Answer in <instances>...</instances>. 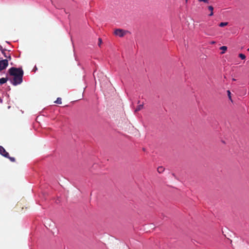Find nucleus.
I'll list each match as a JSON object with an SVG mask.
<instances>
[{
    "mask_svg": "<svg viewBox=\"0 0 249 249\" xmlns=\"http://www.w3.org/2000/svg\"><path fill=\"white\" fill-rule=\"evenodd\" d=\"M8 65V59H3L0 61V71L5 70Z\"/></svg>",
    "mask_w": 249,
    "mask_h": 249,
    "instance_id": "obj_3",
    "label": "nucleus"
},
{
    "mask_svg": "<svg viewBox=\"0 0 249 249\" xmlns=\"http://www.w3.org/2000/svg\"><path fill=\"white\" fill-rule=\"evenodd\" d=\"M164 171V168H163L162 166H159L157 168V171L159 173H162Z\"/></svg>",
    "mask_w": 249,
    "mask_h": 249,
    "instance_id": "obj_9",
    "label": "nucleus"
},
{
    "mask_svg": "<svg viewBox=\"0 0 249 249\" xmlns=\"http://www.w3.org/2000/svg\"><path fill=\"white\" fill-rule=\"evenodd\" d=\"M227 92H228V97H229V99H230L231 101H232L231 97V93L230 91V90H228V91H227Z\"/></svg>",
    "mask_w": 249,
    "mask_h": 249,
    "instance_id": "obj_15",
    "label": "nucleus"
},
{
    "mask_svg": "<svg viewBox=\"0 0 249 249\" xmlns=\"http://www.w3.org/2000/svg\"><path fill=\"white\" fill-rule=\"evenodd\" d=\"M7 158L9 159L12 162H15V159L14 157H11L9 156V155L8 154V157H6Z\"/></svg>",
    "mask_w": 249,
    "mask_h": 249,
    "instance_id": "obj_13",
    "label": "nucleus"
},
{
    "mask_svg": "<svg viewBox=\"0 0 249 249\" xmlns=\"http://www.w3.org/2000/svg\"><path fill=\"white\" fill-rule=\"evenodd\" d=\"M247 50L249 52V49H248V50Z\"/></svg>",
    "mask_w": 249,
    "mask_h": 249,
    "instance_id": "obj_20",
    "label": "nucleus"
},
{
    "mask_svg": "<svg viewBox=\"0 0 249 249\" xmlns=\"http://www.w3.org/2000/svg\"><path fill=\"white\" fill-rule=\"evenodd\" d=\"M228 22H221L219 24V26L220 27H223L225 26H227L228 25Z\"/></svg>",
    "mask_w": 249,
    "mask_h": 249,
    "instance_id": "obj_10",
    "label": "nucleus"
},
{
    "mask_svg": "<svg viewBox=\"0 0 249 249\" xmlns=\"http://www.w3.org/2000/svg\"><path fill=\"white\" fill-rule=\"evenodd\" d=\"M127 32V31L121 29H117L114 31V34L116 36H117L120 37H122L124 36Z\"/></svg>",
    "mask_w": 249,
    "mask_h": 249,
    "instance_id": "obj_2",
    "label": "nucleus"
},
{
    "mask_svg": "<svg viewBox=\"0 0 249 249\" xmlns=\"http://www.w3.org/2000/svg\"><path fill=\"white\" fill-rule=\"evenodd\" d=\"M232 81H235L236 80L235 79H234V78H232Z\"/></svg>",
    "mask_w": 249,
    "mask_h": 249,
    "instance_id": "obj_19",
    "label": "nucleus"
},
{
    "mask_svg": "<svg viewBox=\"0 0 249 249\" xmlns=\"http://www.w3.org/2000/svg\"><path fill=\"white\" fill-rule=\"evenodd\" d=\"M54 103L58 104H61L62 103L61 98L60 97H58L56 100L54 102Z\"/></svg>",
    "mask_w": 249,
    "mask_h": 249,
    "instance_id": "obj_11",
    "label": "nucleus"
},
{
    "mask_svg": "<svg viewBox=\"0 0 249 249\" xmlns=\"http://www.w3.org/2000/svg\"><path fill=\"white\" fill-rule=\"evenodd\" d=\"M9 80V77L8 78H0V84L2 85L4 83H5L7 80Z\"/></svg>",
    "mask_w": 249,
    "mask_h": 249,
    "instance_id": "obj_6",
    "label": "nucleus"
},
{
    "mask_svg": "<svg viewBox=\"0 0 249 249\" xmlns=\"http://www.w3.org/2000/svg\"><path fill=\"white\" fill-rule=\"evenodd\" d=\"M220 49L221 50H222L223 51H225L227 49V47L226 46H223L220 48Z\"/></svg>",
    "mask_w": 249,
    "mask_h": 249,
    "instance_id": "obj_14",
    "label": "nucleus"
},
{
    "mask_svg": "<svg viewBox=\"0 0 249 249\" xmlns=\"http://www.w3.org/2000/svg\"><path fill=\"white\" fill-rule=\"evenodd\" d=\"M208 8V9L210 10V12H211V13L209 15V16H212L213 15V7L212 6H209Z\"/></svg>",
    "mask_w": 249,
    "mask_h": 249,
    "instance_id": "obj_8",
    "label": "nucleus"
},
{
    "mask_svg": "<svg viewBox=\"0 0 249 249\" xmlns=\"http://www.w3.org/2000/svg\"><path fill=\"white\" fill-rule=\"evenodd\" d=\"M239 57L241 59H243V60H244V59H245L246 58V56H245V54H243V53H240V54H239Z\"/></svg>",
    "mask_w": 249,
    "mask_h": 249,
    "instance_id": "obj_12",
    "label": "nucleus"
},
{
    "mask_svg": "<svg viewBox=\"0 0 249 249\" xmlns=\"http://www.w3.org/2000/svg\"><path fill=\"white\" fill-rule=\"evenodd\" d=\"M102 43V39L101 38H98V46L100 47L101 44Z\"/></svg>",
    "mask_w": 249,
    "mask_h": 249,
    "instance_id": "obj_16",
    "label": "nucleus"
},
{
    "mask_svg": "<svg viewBox=\"0 0 249 249\" xmlns=\"http://www.w3.org/2000/svg\"><path fill=\"white\" fill-rule=\"evenodd\" d=\"M2 53L3 54L5 57L7 58L9 60L11 59V57L9 52H5V50H2Z\"/></svg>",
    "mask_w": 249,
    "mask_h": 249,
    "instance_id": "obj_5",
    "label": "nucleus"
},
{
    "mask_svg": "<svg viewBox=\"0 0 249 249\" xmlns=\"http://www.w3.org/2000/svg\"><path fill=\"white\" fill-rule=\"evenodd\" d=\"M0 50H1V51H2V50H4L2 49V47H1V46H0Z\"/></svg>",
    "mask_w": 249,
    "mask_h": 249,
    "instance_id": "obj_18",
    "label": "nucleus"
},
{
    "mask_svg": "<svg viewBox=\"0 0 249 249\" xmlns=\"http://www.w3.org/2000/svg\"><path fill=\"white\" fill-rule=\"evenodd\" d=\"M199 1H203L205 3H208V0H198Z\"/></svg>",
    "mask_w": 249,
    "mask_h": 249,
    "instance_id": "obj_17",
    "label": "nucleus"
},
{
    "mask_svg": "<svg viewBox=\"0 0 249 249\" xmlns=\"http://www.w3.org/2000/svg\"><path fill=\"white\" fill-rule=\"evenodd\" d=\"M143 104L138 105L135 110V112H138L143 108Z\"/></svg>",
    "mask_w": 249,
    "mask_h": 249,
    "instance_id": "obj_7",
    "label": "nucleus"
},
{
    "mask_svg": "<svg viewBox=\"0 0 249 249\" xmlns=\"http://www.w3.org/2000/svg\"><path fill=\"white\" fill-rule=\"evenodd\" d=\"M8 153L6 151L5 149L2 146H0V154L4 157H8Z\"/></svg>",
    "mask_w": 249,
    "mask_h": 249,
    "instance_id": "obj_4",
    "label": "nucleus"
},
{
    "mask_svg": "<svg viewBox=\"0 0 249 249\" xmlns=\"http://www.w3.org/2000/svg\"><path fill=\"white\" fill-rule=\"evenodd\" d=\"M188 0H186V1L187 2Z\"/></svg>",
    "mask_w": 249,
    "mask_h": 249,
    "instance_id": "obj_21",
    "label": "nucleus"
},
{
    "mask_svg": "<svg viewBox=\"0 0 249 249\" xmlns=\"http://www.w3.org/2000/svg\"><path fill=\"white\" fill-rule=\"evenodd\" d=\"M9 80L14 86L20 84L23 81L24 71L21 68L12 67L8 71Z\"/></svg>",
    "mask_w": 249,
    "mask_h": 249,
    "instance_id": "obj_1",
    "label": "nucleus"
}]
</instances>
